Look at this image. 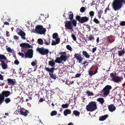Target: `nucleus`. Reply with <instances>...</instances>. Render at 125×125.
Here are the masks:
<instances>
[{
    "label": "nucleus",
    "instance_id": "603ef678",
    "mask_svg": "<svg viewBox=\"0 0 125 125\" xmlns=\"http://www.w3.org/2000/svg\"><path fill=\"white\" fill-rule=\"evenodd\" d=\"M52 45H55L57 43L56 42H55L53 40H52Z\"/></svg>",
    "mask_w": 125,
    "mask_h": 125
},
{
    "label": "nucleus",
    "instance_id": "f704fd0d",
    "mask_svg": "<svg viewBox=\"0 0 125 125\" xmlns=\"http://www.w3.org/2000/svg\"><path fill=\"white\" fill-rule=\"evenodd\" d=\"M6 49L7 51L8 52L12 53V51H14V50L12 49L10 47H8V48H6Z\"/></svg>",
    "mask_w": 125,
    "mask_h": 125
},
{
    "label": "nucleus",
    "instance_id": "bf43d9fd",
    "mask_svg": "<svg viewBox=\"0 0 125 125\" xmlns=\"http://www.w3.org/2000/svg\"><path fill=\"white\" fill-rule=\"evenodd\" d=\"M14 39L16 40H18V37L16 35H14L13 36Z\"/></svg>",
    "mask_w": 125,
    "mask_h": 125
},
{
    "label": "nucleus",
    "instance_id": "4d7b16f0",
    "mask_svg": "<svg viewBox=\"0 0 125 125\" xmlns=\"http://www.w3.org/2000/svg\"><path fill=\"white\" fill-rule=\"evenodd\" d=\"M97 49V47H95L94 48H93L92 49V52L93 53H94L95 52L96 50Z\"/></svg>",
    "mask_w": 125,
    "mask_h": 125
},
{
    "label": "nucleus",
    "instance_id": "72a5a7b5",
    "mask_svg": "<svg viewBox=\"0 0 125 125\" xmlns=\"http://www.w3.org/2000/svg\"><path fill=\"white\" fill-rule=\"evenodd\" d=\"M118 55L119 56H121L123 54H124L125 52V51L124 50L121 51H118Z\"/></svg>",
    "mask_w": 125,
    "mask_h": 125
},
{
    "label": "nucleus",
    "instance_id": "7c9ffc66",
    "mask_svg": "<svg viewBox=\"0 0 125 125\" xmlns=\"http://www.w3.org/2000/svg\"><path fill=\"white\" fill-rule=\"evenodd\" d=\"M88 39L90 41L94 40V37L92 35L90 34L89 35L88 37Z\"/></svg>",
    "mask_w": 125,
    "mask_h": 125
},
{
    "label": "nucleus",
    "instance_id": "052dcab7",
    "mask_svg": "<svg viewBox=\"0 0 125 125\" xmlns=\"http://www.w3.org/2000/svg\"><path fill=\"white\" fill-rule=\"evenodd\" d=\"M107 10H109V8L108 7L106 8L105 10L104 11V14H106L107 13Z\"/></svg>",
    "mask_w": 125,
    "mask_h": 125
},
{
    "label": "nucleus",
    "instance_id": "20e7f679",
    "mask_svg": "<svg viewBox=\"0 0 125 125\" xmlns=\"http://www.w3.org/2000/svg\"><path fill=\"white\" fill-rule=\"evenodd\" d=\"M97 108L96 102L95 101H91L86 106V109L88 111L93 112Z\"/></svg>",
    "mask_w": 125,
    "mask_h": 125
},
{
    "label": "nucleus",
    "instance_id": "aec40b11",
    "mask_svg": "<svg viewBox=\"0 0 125 125\" xmlns=\"http://www.w3.org/2000/svg\"><path fill=\"white\" fill-rule=\"evenodd\" d=\"M108 115H106L103 116H100L99 119V120L100 121H103L105 120L108 117Z\"/></svg>",
    "mask_w": 125,
    "mask_h": 125
},
{
    "label": "nucleus",
    "instance_id": "a211bd4d",
    "mask_svg": "<svg viewBox=\"0 0 125 125\" xmlns=\"http://www.w3.org/2000/svg\"><path fill=\"white\" fill-rule=\"evenodd\" d=\"M109 110L111 112H113L116 109V107L113 104H111L108 106Z\"/></svg>",
    "mask_w": 125,
    "mask_h": 125
},
{
    "label": "nucleus",
    "instance_id": "f257e3e1",
    "mask_svg": "<svg viewBox=\"0 0 125 125\" xmlns=\"http://www.w3.org/2000/svg\"><path fill=\"white\" fill-rule=\"evenodd\" d=\"M123 3L125 4V0H114L112 3V8L115 11L119 10L122 7Z\"/></svg>",
    "mask_w": 125,
    "mask_h": 125
},
{
    "label": "nucleus",
    "instance_id": "680f3d73",
    "mask_svg": "<svg viewBox=\"0 0 125 125\" xmlns=\"http://www.w3.org/2000/svg\"><path fill=\"white\" fill-rule=\"evenodd\" d=\"M97 72V68L96 69L95 71L94 72V75L95 74H96Z\"/></svg>",
    "mask_w": 125,
    "mask_h": 125
},
{
    "label": "nucleus",
    "instance_id": "0eeeda50",
    "mask_svg": "<svg viewBox=\"0 0 125 125\" xmlns=\"http://www.w3.org/2000/svg\"><path fill=\"white\" fill-rule=\"evenodd\" d=\"M35 30L37 33L40 34H44L46 31L45 28H43V26L41 25L36 26Z\"/></svg>",
    "mask_w": 125,
    "mask_h": 125
},
{
    "label": "nucleus",
    "instance_id": "6ab92c4d",
    "mask_svg": "<svg viewBox=\"0 0 125 125\" xmlns=\"http://www.w3.org/2000/svg\"><path fill=\"white\" fill-rule=\"evenodd\" d=\"M83 55L86 58H89L90 57V55L85 51H83L82 52Z\"/></svg>",
    "mask_w": 125,
    "mask_h": 125
},
{
    "label": "nucleus",
    "instance_id": "0e129e2a",
    "mask_svg": "<svg viewBox=\"0 0 125 125\" xmlns=\"http://www.w3.org/2000/svg\"><path fill=\"white\" fill-rule=\"evenodd\" d=\"M87 63L86 61H85L83 62L82 63V64L83 65L84 64L85 65Z\"/></svg>",
    "mask_w": 125,
    "mask_h": 125
},
{
    "label": "nucleus",
    "instance_id": "ea45409f",
    "mask_svg": "<svg viewBox=\"0 0 125 125\" xmlns=\"http://www.w3.org/2000/svg\"><path fill=\"white\" fill-rule=\"evenodd\" d=\"M86 94H88V96H92L93 95V93L91 92H90L89 91H87Z\"/></svg>",
    "mask_w": 125,
    "mask_h": 125
},
{
    "label": "nucleus",
    "instance_id": "4c0bfd02",
    "mask_svg": "<svg viewBox=\"0 0 125 125\" xmlns=\"http://www.w3.org/2000/svg\"><path fill=\"white\" fill-rule=\"evenodd\" d=\"M58 35L57 33H54L53 34V39H55L58 38Z\"/></svg>",
    "mask_w": 125,
    "mask_h": 125
},
{
    "label": "nucleus",
    "instance_id": "2eb2a0df",
    "mask_svg": "<svg viewBox=\"0 0 125 125\" xmlns=\"http://www.w3.org/2000/svg\"><path fill=\"white\" fill-rule=\"evenodd\" d=\"M18 112L21 115H24L25 116H27L28 115V114L29 113L28 111L27 110H26L24 112L21 109H20L18 111Z\"/></svg>",
    "mask_w": 125,
    "mask_h": 125
},
{
    "label": "nucleus",
    "instance_id": "6e6552de",
    "mask_svg": "<svg viewBox=\"0 0 125 125\" xmlns=\"http://www.w3.org/2000/svg\"><path fill=\"white\" fill-rule=\"evenodd\" d=\"M49 73V75L50 76V77L52 79H55L56 77V75H54L53 74L54 71L55 69L54 67H52L50 68L48 67H45L44 68Z\"/></svg>",
    "mask_w": 125,
    "mask_h": 125
},
{
    "label": "nucleus",
    "instance_id": "bb28decb",
    "mask_svg": "<svg viewBox=\"0 0 125 125\" xmlns=\"http://www.w3.org/2000/svg\"><path fill=\"white\" fill-rule=\"evenodd\" d=\"M44 43L47 45H49L50 44V39H44Z\"/></svg>",
    "mask_w": 125,
    "mask_h": 125
},
{
    "label": "nucleus",
    "instance_id": "473e14b6",
    "mask_svg": "<svg viewBox=\"0 0 125 125\" xmlns=\"http://www.w3.org/2000/svg\"><path fill=\"white\" fill-rule=\"evenodd\" d=\"M57 114V112L56 111H52L51 113L50 114L51 116H53L56 115Z\"/></svg>",
    "mask_w": 125,
    "mask_h": 125
},
{
    "label": "nucleus",
    "instance_id": "39448f33",
    "mask_svg": "<svg viewBox=\"0 0 125 125\" xmlns=\"http://www.w3.org/2000/svg\"><path fill=\"white\" fill-rule=\"evenodd\" d=\"M10 92L8 91H3L0 94V105L4 102L5 97H8L10 94Z\"/></svg>",
    "mask_w": 125,
    "mask_h": 125
},
{
    "label": "nucleus",
    "instance_id": "c03bdc74",
    "mask_svg": "<svg viewBox=\"0 0 125 125\" xmlns=\"http://www.w3.org/2000/svg\"><path fill=\"white\" fill-rule=\"evenodd\" d=\"M66 48L68 50L71 51H72V48L69 45H67L66 46Z\"/></svg>",
    "mask_w": 125,
    "mask_h": 125
},
{
    "label": "nucleus",
    "instance_id": "8fccbe9b",
    "mask_svg": "<svg viewBox=\"0 0 125 125\" xmlns=\"http://www.w3.org/2000/svg\"><path fill=\"white\" fill-rule=\"evenodd\" d=\"M103 12V10H101L100 11H98V14L99 15V16H101V14Z\"/></svg>",
    "mask_w": 125,
    "mask_h": 125
},
{
    "label": "nucleus",
    "instance_id": "c9c22d12",
    "mask_svg": "<svg viewBox=\"0 0 125 125\" xmlns=\"http://www.w3.org/2000/svg\"><path fill=\"white\" fill-rule=\"evenodd\" d=\"M4 101H5L6 104H8L11 101L10 99L9 98H6L5 100L4 99Z\"/></svg>",
    "mask_w": 125,
    "mask_h": 125
},
{
    "label": "nucleus",
    "instance_id": "ddd939ff",
    "mask_svg": "<svg viewBox=\"0 0 125 125\" xmlns=\"http://www.w3.org/2000/svg\"><path fill=\"white\" fill-rule=\"evenodd\" d=\"M66 57L65 56H61L60 57H57L56 58V59L55 60L54 62L60 63L62 62V61L64 62H66Z\"/></svg>",
    "mask_w": 125,
    "mask_h": 125
},
{
    "label": "nucleus",
    "instance_id": "3c124183",
    "mask_svg": "<svg viewBox=\"0 0 125 125\" xmlns=\"http://www.w3.org/2000/svg\"><path fill=\"white\" fill-rule=\"evenodd\" d=\"M81 74L80 73H77L75 75V78H78L80 77L81 75Z\"/></svg>",
    "mask_w": 125,
    "mask_h": 125
},
{
    "label": "nucleus",
    "instance_id": "79ce46f5",
    "mask_svg": "<svg viewBox=\"0 0 125 125\" xmlns=\"http://www.w3.org/2000/svg\"><path fill=\"white\" fill-rule=\"evenodd\" d=\"M62 107L63 108H67L68 107V104L66 103L65 104H62Z\"/></svg>",
    "mask_w": 125,
    "mask_h": 125
},
{
    "label": "nucleus",
    "instance_id": "e2e57ef3",
    "mask_svg": "<svg viewBox=\"0 0 125 125\" xmlns=\"http://www.w3.org/2000/svg\"><path fill=\"white\" fill-rule=\"evenodd\" d=\"M43 99L42 98H41L39 100V102H42L43 101Z\"/></svg>",
    "mask_w": 125,
    "mask_h": 125
},
{
    "label": "nucleus",
    "instance_id": "412c9836",
    "mask_svg": "<svg viewBox=\"0 0 125 125\" xmlns=\"http://www.w3.org/2000/svg\"><path fill=\"white\" fill-rule=\"evenodd\" d=\"M71 113V111L68 109H66L63 112L65 116L67 115L68 114H70Z\"/></svg>",
    "mask_w": 125,
    "mask_h": 125
},
{
    "label": "nucleus",
    "instance_id": "69168bd1",
    "mask_svg": "<svg viewBox=\"0 0 125 125\" xmlns=\"http://www.w3.org/2000/svg\"><path fill=\"white\" fill-rule=\"evenodd\" d=\"M4 24L6 25H9V23L5 21L4 22Z\"/></svg>",
    "mask_w": 125,
    "mask_h": 125
},
{
    "label": "nucleus",
    "instance_id": "774afa93",
    "mask_svg": "<svg viewBox=\"0 0 125 125\" xmlns=\"http://www.w3.org/2000/svg\"><path fill=\"white\" fill-rule=\"evenodd\" d=\"M20 100L22 101V102H24V101L23 100V98L22 97H21L20 98Z\"/></svg>",
    "mask_w": 125,
    "mask_h": 125
},
{
    "label": "nucleus",
    "instance_id": "a878e982",
    "mask_svg": "<svg viewBox=\"0 0 125 125\" xmlns=\"http://www.w3.org/2000/svg\"><path fill=\"white\" fill-rule=\"evenodd\" d=\"M17 32L18 34L20 36H21L25 34V33L21 30H19V31H17Z\"/></svg>",
    "mask_w": 125,
    "mask_h": 125
},
{
    "label": "nucleus",
    "instance_id": "58836bf2",
    "mask_svg": "<svg viewBox=\"0 0 125 125\" xmlns=\"http://www.w3.org/2000/svg\"><path fill=\"white\" fill-rule=\"evenodd\" d=\"M89 75L90 76H92L94 75V72H93V71L91 70H88V71Z\"/></svg>",
    "mask_w": 125,
    "mask_h": 125
},
{
    "label": "nucleus",
    "instance_id": "f3484780",
    "mask_svg": "<svg viewBox=\"0 0 125 125\" xmlns=\"http://www.w3.org/2000/svg\"><path fill=\"white\" fill-rule=\"evenodd\" d=\"M20 46L23 48H30L31 46L28 43H23L20 44Z\"/></svg>",
    "mask_w": 125,
    "mask_h": 125
},
{
    "label": "nucleus",
    "instance_id": "2f4dec72",
    "mask_svg": "<svg viewBox=\"0 0 125 125\" xmlns=\"http://www.w3.org/2000/svg\"><path fill=\"white\" fill-rule=\"evenodd\" d=\"M37 61L36 60H35L34 61L32 62L31 63V65L33 66H34L36 65V67H37Z\"/></svg>",
    "mask_w": 125,
    "mask_h": 125
},
{
    "label": "nucleus",
    "instance_id": "13d9d810",
    "mask_svg": "<svg viewBox=\"0 0 125 125\" xmlns=\"http://www.w3.org/2000/svg\"><path fill=\"white\" fill-rule=\"evenodd\" d=\"M0 80H3V76L0 73Z\"/></svg>",
    "mask_w": 125,
    "mask_h": 125
},
{
    "label": "nucleus",
    "instance_id": "a19ab883",
    "mask_svg": "<svg viewBox=\"0 0 125 125\" xmlns=\"http://www.w3.org/2000/svg\"><path fill=\"white\" fill-rule=\"evenodd\" d=\"M93 21L96 24H99L100 21L96 18H95L94 19Z\"/></svg>",
    "mask_w": 125,
    "mask_h": 125
},
{
    "label": "nucleus",
    "instance_id": "f03ea898",
    "mask_svg": "<svg viewBox=\"0 0 125 125\" xmlns=\"http://www.w3.org/2000/svg\"><path fill=\"white\" fill-rule=\"evenodd\" d=\"M66 21L67 22L65 24L66 29L70 30L71 32L73 31V26L74 27L76 26L77 23L76 21L74 19H73L72 21Z\"/></svg>",
    "mask_w": 125,
    "mask_h": 125
},
{
    "label": "nucleus",
    "instance_id": "338daca9",
    "mask_svg": "<svg viewBox=\"0 0 125 125\" xmlns=\"http://www.w3.org/2000/svg\"><path fill=\"white\" fill-rule=\"evenodd\" d=\"M99 42V38L98 37L96 39V42L97 43H98Z\"/></svg>",
    "mask_w": 125,
    "mask_h": 125
},
{
    "label": "nucleus",
    "instance_id": "6e6d98bb",
    "mask_svg": "<svg viewBox=\"0 0 125 125\" xmlns=\"http://www.w3.org/2000/svg\"><path fill=\"white\" fill-rule=\"evenodd\" d=\"M26 35V34H24V35L21 36V39L23 40H25L26 39V37H25V36Z\"/></svg>",
    "mask_w": 125,
    "mask_h": 125
},
{
    "label": "nucleus",
    "instance_id": "37998d69",
    "mask_svg": "<svg viewBox=\"0 0 125 125\" xmlns=\"http://www.w3.org/2000/svg\"><path fill=\"white\" fill-rule=\"evenodd\" d=\"M71 37L74 41L76 42V39L75 35L74 34H72L71 35Z\"/></svg>",
    "mask_w": 125,
    "mask_h": 125
},
{
    "label": "nucleus",
    "instance_id": "f8f14e48",
    "mask_svg": "<svg viewBox=\"0 0 125 125\" xmlns=\"http://www.w3.org/2000/svg\"><path fill=\"white\" fill-rule=\"evenodd\" d=\"M33 51L32 49H30L27 51L25 53V58H31L33 57Z\"/></svg>",
    "mask_w": 125,
    "mask_h": 125
},
{
    "label": "nucleus",
    "instance_id": "864d4df0",
    "mask_svg": "<svg viewBox=\"0 0 125 125\" xmlns=\"http://www.w3.org/2000/svg\"><path fill=\"white\" fill-rule=\"evenodd\" d=\"M86 27L88 29V31H89L91 30V26L90 25H88V24H87L86 25Z\"/></svg>",
    "mask_w": 125,
    "mask_h": 125
},
{
    "label": "nucleus",
    "instance_id": "7ed1b4c3",
    "mask_svg": "<svg viewBox=\"0 0 125 125\" xmlns=\"http://www.w3.org/2000/svg\"><path fill=\"white\" fill-rule=\"evenodd\" d=\"M7 58L4 55L0 54V66L1 65L3 69H5L8 68L7 62H5Z\"/></svg>",
    "mask_w": 125,
    "mask_h": 125
},
{
    "label": "nucleus",
    "instance_id": "49530a36",
    "mask_svg": "<svg viewBox=\"0 0 125 125\" xmlns=\"http://www.w3.org/2000/svg\"><path fill=\"white\" fill-rule=\"evenodd\" d=\"M56 40V42L57 44H59L60 42V39L59 38H58L56 39H55Z\"/></svg>",
    "mask_w": 125,
    "mask_h": 125
},
{
    "label": "nucleus",
    "instance_id": "c85d7f7f",
    "mask_svg": "<svg viewBox=\"0 0 125 125\" xmlns=\"http://www.w3.org/2000/svg\"><path fill=\"white\" fill-rule=\"evenodd\" d=\"M73 113L76 116H78L80 114V112L76 110L74 111H73Z\"/></svg>",
    "mask_w": 125,
    "mask_h": 125
},
{
    "label": "nucleus",
    "instance_id": "1a4fd4ad",
    "mask_svg": "<svg viewBox=\"0 0 125 125\" xmlns=\"http://www.w3.org/2000/svg\"><path fill=\"white\" fill-rule=\"evenodd\" d=\"M37 51L42 55L48 56L49 52L48 49L43 47L40 48L38 47L37 49Z\"/></svg>",
    "mask_w": 125,
    "mask_h": 125
},
{
    "label": "nucleus",
    "instance_id": "393cba45",
    "mask_svg": "<svg viewBox=\"0 0 125 125\" xmlns=\"http://www.w3.org/2000/svg\"><path fill=\"white\" fill-rule=\"evenodd\" d=\"M73 14L72 12H70V14L69 15V19L70 21H72L73 20Z\"/></svg>",
    "mask_w": 125,
    "mask_h": 125
},
{
    "label": "nucleus",
    "instance_id": "de8ad7c7",
    "mask_svg": "<svg viewBox=\"0 0 125 125\" xmlns=\"http://www.w3.org/2000/svg\"><path fill=\"white\" fill-rule=\"evenodd\" d=\"M120 25L121 26L125 25V21H122L120 23Z\"/></svg>",
    "mask_w": 125,
    "mask_h": 125
},
{
    "label": "nucleus",
    "instance_id": "c756f323",
    "mask_svg": "<svg viewBox=\"0 0 125 125\" xmlns=\"http://www.w3.org/2000/svg\"><path fill=\"white\" fill-rule=\"evenodd\" d=\"M37 42L38 44L40 45H42L43 44V40L41 39H38L37 40Z\"/></svg>",
    "mask_w": 125,
    "mask_h": 125
},
{
    "label": "nucleus",
    "instance_id": "4468645a",
    "mask_svg": "<svg viewBox=\"0 0 125 125\" xmlns=\"http://www.w3.org/2000/svg\"><path fill=\"white\" fill-rule=\"evenodd\" d=\"M14 80H13L12 79H11L10 78L7 79V81H8V84L9 85H12L14 86L16 83V82L15 81V80L14 79Z\"/></svg>",
    "mask_w": 125,
    "mask_h": 125
},
{
    "label": "nucleus",
    "instance_id": "cd10ccee",
    "mask_svg": "<svg viewBox=\"0 0 125 125\" xmlns=\"http://www.w3.org/2000/svg\"><path fill=\"white\" fill-rule=\"evenodd\" d=\"M112 36L111 35L110 36H107L106 38L107 40L108 41V42L110 43H112L114 41V40H112L110 39V37Z\"/></svg>",
    "mask_w": 125,
    "mask_h": 125
},
{
    "label": "nucleus",
    "instance_id": "a18cd8bd",
    "mask_svg": "<svg viewBox=\"0 0 125 125\" xmlns=\"http://www.w3.org/2000/svg\"><path fill=\"white\" fill-rule=\"evenodd\" d=\"M85 10V8L84 7H82L80 9V11L82 13H83L84 11Z\"/></svg>",
    "mask_w": 125,
    "mask_h": 125
},
{
    "label": "nucleus",
    "instance_id": "5701e85b",
    "mask_svg": "<svg viewBox=\"0 0 125 125\" xmlns=\"http://www.w3.org/2000/svg\"><path fill=\"white\" fill-rule=\"evenodd\" d=\"M59 54L61 55V56H65L66 57V60H67V59H68V58L70 56L69 55H66V56L64 55H65L66 54V52H60L59 53Z\"/></svg>",
    "mask_w": 125,
    "mask_h": 125
},
{
    "label": "nucleus",
    "instance_id": "b1692460",
    "mask_svg": "<svg viewBox=\"0 0 125 125\" xmlns=\"http://www.w3.org/2000/svg\"><path fill=\"white\" fill-rule=\"evenodd\" d=\"M54 61L53 59L52 61H50L48 62L49 65L52 67H53L55 65Z\"/></svg>",
    "mask_w": 125,
    "mask_h": 125
},
{
    "label": "nucleus",
    "instance_id": "dca6fc26",
    "mask_svg": "<svg viewBox=\"0 0 125 125\" xmlns=\"http://www.w3.org/2000/svg\"><path fill=\"white\" fill-rule=\"evenodd\" d=\"M74 56L79 63H81L82 61L83 58L78 53H75Z\"/></svg>",
    "mask_w": 125,
    "mask_h": 125
},
{
    "label": "nucleus",
    "instance_id": "423d86ee",
    "mask_svg": "<svg viewBox=\"0 0 125 125\" xmlns=\"http://www.w3.org/2000/svg\"><path fill=\"white\" fill-rule=\"evenodd\" d=\"M116 74L115 72L110 73V78H112V81L114 82L118 83L119 82H121V78L119 77L116 75Z\"/></svg>",
    "mask_w": 125,
    "mask_h": 125
},
{
    "label": "nucleus",
    "instance_id": "9b49d317",
    "mask_svg": "<svg viewBox=\"0 0 125 125\" xmlns=\"http://www.w3.org/2000/svg\"><path fill=\"white\" fill-rule=\"evenodd\" d=\"M111 86L109 85H107L102 90L103 95L105 96H107L109 94L110 90L111 89Z\"/></svg>",
    "mask_w": 125,
    "mask_h": 125
},
{
    "label": "nucleus",
    "instance_id": "5fc2aeb1",
    "mask_svg": "<svg viewBox=\"0 0 125 125\" xmlns=\"http://www.w3.org/2000/svg\"><path fill=\"white\" fill-rule=\"evenodd\" d=\"M14 63L15 64L18 65L19 63V62L18 60H17L14 61Z\"/></svg>",
    "mask_w": 125,
    "mask_h": 125
},
{
    "label": "nucleus",
    "instance_id": "e433bc0d",
    "mask_svg": "<svg viewBox=\"0 0 125 125\" xmlns=\"http://www.w3.org/2000/svg\"><path fill=\"white\" fill-rule=\"evenodd\" d=\"M94 12L93 11H91L89 12V14L91 18L94 16Z\"/></svg>",
    "mask_w": 125,
    "mask_h": 125
},
{
    "label": "nucleus",
    "instance_id": "4be33fe9",
    "mask_svg": "<svg viewBox=\"0 0 125 125\" xmlns=\"http://www.w3.org/2000/svg\"><path fill=\"white\" fill-rule=\"evenodd\" d=\"M97 101L99 102L101 104H103L104 102L105 101L103 98H100L97 99Z\"/></svg>",
    "mask_w": 125,
    "mask_h": 125
},
{
    "label": "nucleus",
    "instance_id": "09e8293b",
    "mask_svg": "<svg viewBox=\"0 0 125 125\" xmlns=\"http://www.w3.org/2000/svg\"><path fill=\"white\" fill-rule=\"evenodd\" d=\"M18 54L22 58L24 57V56H25V55H24V54L22 52H19L18 53Z\"/></svg>",
    "mask_w": 125,
    "mask_h": 125
},
{
    "label": "nucleus",
    "instance_id": "9d476101",
    "mask_svg": "<svg viewBox=\"0 0 125 125\" xmlns=\"http://www.w3.org/2000/svg\"><path fill=\"white\" fill-rule=\"evenodd\" d=\"M76 19L77 20L81 23L86 22L89 20V18L88 17L86 16L81 17L79 16H77L76 17Z\"/></svg>",
    "mask_w": 125,
    "mask_h": 125
}]
</instances>
